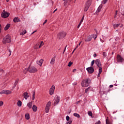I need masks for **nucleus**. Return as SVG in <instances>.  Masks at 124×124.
<instances>
[{
	"label": "nucleus",
	"mask_w": 124,
	"mask_h": 124,
	"mask_svg": "<svg viewBox=\"0 0 124 124\" xmlns=\"http://www.w3.org/2000/svg\"><path fill=\"white\" fill-rule=\"evenodd\" d=\"M28 71H29L28 70V69H26L25 70H23V73L26 74V73H27V72Z\"/></svg>",
	"instance_id": "obj_43"
},
{
	"label": "nucleus",
	"mask_w": 124,
	"mask_h": 124,
	"mask_svg": "<svg viewBox=\"0 0 124 124\" xmlns=\"http://www.w3.org/2000/svg\"><path fill=\"white\" fill-rule=\"evenodd\" d=\"M101 122L100 121H98L97 123H96L95 124H101Z\"/></svg>",
	"instance_id": "obj_49"
},
{
	"label": "nucleus",
	"mask_w": 124,
	"mask_h": 124,
	"mask_svg": "<svg viewBox=\"0 0 124 124\" xmlns=\"http://www.w3.org/2000/svg\"><path fill=\"white\" fill-rule=\"evenodd\" d=\"M103 57H107V53H106V52H104L103 53Z\"/></svg>",
	"instance_id": "obj_39"
},
{
	"label": "nucleus",
	"mask_w": 124,
	"mask_h": 124,
	"mask_svg": "<svg viewBox=\"0 0 124 124\" xmlns=\"http://www.w3.org/2000/svg\"><path fill=\"white\" fill-rule=\"evenodd\" d=\"M28 71L30 73H35V72H37L38 70L34 66H30L28 68Z\"/></svg>",
	"instance_id": "obj_4"
},
{
	"label": "nucleus",
	"mask_w": 124,
	"mask_h": 124,
	"mask_svg": "<svg viewBox=\"0 0 124 124\" xmlns=\"http://www.w3.org/2000/svg\"><path fill=\"white\" fill-rule=\"evenodd\" d=\"M93 37H94V36H93L92 35H89L87 37V38L85 39V41L87 42H89L92 40L93 39Z\"/></svg>",
	"instance_id": "obj_13"
},
{
	"label": "nucleus",
	"mask_w": 124,
	"mask_h": 124,
	"mask_svg": "<svg viewBox=\"0 0 124 124\" xmlns=\"http://www.w3.org/2000/svg\"><path fill=\"white\" fill-rule=\"evenodd\" d=\"M94 62H95V61H94V60H93V61H92V62H91V67L93 66V64H94Z\"/></svg>",
	"instance_id": "obj_37"
},
{
	"label": "nucleus",
	"mask_w": 124,
	"mask_h": 124,
	"mask_svg": "<svg viewBox=\"0 0 124 124\" xmlns=\"http://www.w3.org/2000/svg\"><path fill=\"white\" fill-rule=\"evenodd\" d=\"M66 35V33L65 32L62 31V32H60L58 34L57 36L58 38H59V39H62V38L65 37Z\"/></svg>",
	"instance_id": "obj_7"
},
{
	"label": "nucleus",
	"mask_w": 124,
	"mask_h": 124,
	"mask_svg": "<svg viewBox=\"0 0 124 124\" xmlns=\"http://www.w3.org/2000/svg\"><path fill=\"white\" fill-rule=\"evenodd\" d=\"M80 45H81V42H80L79 44L77 46L76 48H78V47H79Z\"/></svg>",
	"instance_id": "obj_51"
},
{
	"label": "nucleus",
	"mask_w": 124,
	"mask_h": 124,
	"mask_svg": "<svg viewBox=\"0 0 124 124\" xmlns=\"http://www.w3.org/2000/svg\"><path fill=\"white\" fill-rule=\"evenodd\" d=\"M18 80H16L14 84V88L17 86V84H18Z\"/></svg>",
	"instance_id": "obj_35"
},
{
	"label": "nucleus",
	"mask_w": 124,
	"mask_h": 124,
	"mask_svg": "<svg viewBox=\"0 0 124 124\" xmlns=\"http://www.w3.org/2000/svg\"><path fill=\"white\" fill-rule=\"evenodd\" d=\"M76 71V69H74L73 70V72H75Z\"/></svg>",
	"instance_id": "obj_57"
},
{
	"label": "nucleus",
	"mask_w": 124,
	"mask_h": 124,
	"mask_svg": "<svg viewBox=\"0 0 124 124\" xmlns=\"http://www.w3.org/2000/svg\"><path fill=\"white\" fill-rule=\"evenodd\" d=\"M51 104H52V102H51V101H48L46 103V108H45L46 113H49V110H50V107H51Z\"/></svg>",
	"instance_id": "obj_5"
},
{
	"label": "nucleus",
	"mask_w": 124,
	"mask_h": 124,
	"mask_svg": "<svg viewBox=\"0 0 124 124\" xmlns=\"http://www.w3.org/2000/svg\"><path fill=\"white\" fill-rule=\"evenodd\" d=\"M101 8H102V5L101 4L99 5L98 9H97V10L96 11V13H98L100 12V11L101 10Z\"/></svg>",
	"instance_id": "obj_18"
},
{
	"label": "nucleus",
	"mask_w": 124,
	"mask_h": 124,
	"mask_svg": "<svg viewBox=\"0 0 124 124\" xmlns=\"http://www.w3.org/2000/svg\"><path fill=\"white\" fill-rule=\"evenodd\" d=\"M26 33H27V31L26 30H24V31L23 32L20 33V35H24V34H26Z\"/></svg>",
	"instance_id": "obj_32"
},
{
	"label": "nucleus",
	"mask_w": 124,
	"mask_h": 124,
	"mask_svg": "<svg viewBox=\"0 0 124 124\" xmlns=\"http://www.w3.org/2000/svg\"><path fill=\"white\" fill-rule=\"evenodd\" d=\"M11 93H12L11 91L5 90V94H10Z\"/></svg>",
	"instance_id": "obj_24"
},
{
	"label": "nucleus",
	"mask_w": 124,
	"mask_h": 124,
	"mask_svg": "<svg viewBox=\"0 0 124 124\" xmlns=\"http://www.w3.org/2000/svg\"><path fill=\"white\" fill-rule=\"evenodd\" d=\"M47 19L45 20L44 22L43 23V26H44L45 24H46L47 23Z\"/></svg>",
	"instance_id": "obj_47"
},
{
	"label": "nucleus",
	"mask_w": 124,
	"mask_h": 124,
	"mask_svg": "<svg viewBox=\"0 0 124 124\" xmlns=\"http://www.w3.org/2000/svg\"><path fill=\"white\" fill-rule=\"evenodd\" d=\"M17 106H18V107H21L22 106V102H21V101H18L17 102Z\"/></svg>",
	"instance_id": "obj_29"
},
{
	"label": "nucleus",
	"mask_w": 124,
	"mask_h": 124,
	"mask_svg": "<svg viewBox=\"0 0 124 124\" xmlns=\"http://www.w3.org/2000/svg\"><path fill=\"white\" fill-rule=\"evenodd\" d=\"M27 106L28 107H29V108H30V109H31V107H32V103H29L28 104H27Z\"/></svg>",
	"instance_id": "obj_25"
},
{
	"label": "nucleus",
	"mask_w": 124,
	"mask_h": 124,
	"mask_svg": "<svg viewBox=\"0 0 124 124\" xmlns=\"http://www.w3.org/2000/svg\"><path fill=\"white\" fill-rule=\"evenodd\" d=\"M43 45H44L43 42H41L40 43H38L36 44V46H39V48H41Z\"/></svg>",
	"instance_id": "obj_20"
},
{
	"label": "nucleus",
	"mask_w": 124,
	"mask_h": 124,
	"mask_svg": "<svg viewBox=\"0 0 124 124\" xmlns=\"http://www.w3.org/2000/svg\"><path fill=\"white\" fill-rule=\"evenodd\" d=\"M117 61L118 62H124V58L120 54H118L117 56Z\"/></svg>",
	"instance_id": "obj_10"
},
{
	"label": "nucleus",
	"mask_w": 124,
	"mask_h": 124,
	"mask_svg": "<svg viewBox=\"0 0 124 124\" xmlns=\"http://www.w3.org/2000/svg\"><path fill=\"white\" fill-rule=\"evenodd\" d=\"M23 95L24 98H25V99H28V98L30 97V95H29V93H28L27 92L23 93Z\"/></svg>",
	"instance_id": "obj_14"
},
{
	"label": "nucleus",
	"mask_w": 124,
	"mask_h": 124,
	"mask_svg": "<svg viewBox=\"0 0 124 124\" xmlns=\"http://www.w3.org/2000/svg\"><path fill=\"white\" fill-rule=\"evenodd\" d=\"M9 28H10V24H8L5 27L4 30L5 31H7V30H8V29H9Z\"/></svg>",
	"instance_id": "obj_23"
},
{
	"label": "nucleus",
	"mask_w": 124,
	"mask_h": 124,
	"mask_svg": "<svg viewBox=\"0 0 124 124\" xmlns=\"http://www.w3.org/2000/svg\"><path fill=\"white\" fill-rule=\"evenodd\" d=\"M7 2H8L9 1V0H6Z\"/></svg>",
	"instance_id": "obj_64"
},
{
	"label": "nucleus",
	"mask_w": 124,
	"mask_h": 124,
	"mask_svg": "<svg viewBox=\"0 0 124 124\" xmlns=\"http://www.w3.org/2000/svg\"><path fill=\"white\" fill-rule=\"evenodd\" d=\"M106 2H107V0H103V1L102 2V3H103V4H105Z\"/></svg>",
	"instance_id": "obj_41"
},
{
	"label": "nucleus",
	"mask_w": 124,
	"mask_h": 124,
	"mask_svg": "<svg viewBox=\"0 0 124 124\" xmlns=\"http://www.w3.org/2000/svg\"><path fill=\"white\" fill-rule=\"evenodd\" d=\"M10 42H11V37H10V35H6L3 39V44H6V43H10Z\"/></svg>",
	"instance_id": "obj_2"
},
{
	"label": "nucleus",
	"mask_w": 124,
	"mask_h": 124,
	"mask_svg": "<svg viewBox=\"0 0 124 124\" xmlns=\"http://www.w3.org/2000/svg\"><path fill=\"white\" fill-rule=\"evenodd\" d=\"M74 116L75 117H76L78 119H79V118H80V115H79V114H78V113H74Z\"/></svg>",
	"instance_id": "obj_28"
},
{
	"label": "nucleus",
	"mask_w": 124,
	"mask_h": 124,
	"mask_svg": "<svg viewBox=\"0 0 124 124\" xmlns=\"http://www.w3.org/2000/svg\"><path fill=\"white\" fill-rule=\"evenodd\" d=\"M2 105H3V102L2 101H0V106H2Z\"/></svg>",
	"instance_id": "obj_46"
},
{
	"label": "nucleus",
	"mask_w": 124,
	"mask_h": 124,
	"mask_svg": "<svg viewBox=\"0 0 124 124\" xmlns=\"http://www.w3.org/2000/svg\"><path fill=\"white\" fill-rule=\"evenodd\" d=\"M25 119H26V120H30V114L29 113L25 114Z\"/></svg>",
	"instance_id": "obj_27"
},
{
	"label": "nucleus",
	"mask_w": 124,
	"mask_h": 124,
	"mask_svg": "<svg viewBox=\"0 0 124 124\" xmlns=\"http://www.w3.org/2000/svg\"><path fill=\"white\" fill-rule=\"evenodd\" d=\"M64 6H66L67 5V3H69V2H71V1H72V0H64Z\"/></svg>",
	"instance_id": "obj_17"
},
{
	"label": "nucleus",
	"mask_w": 124,
	"mask_h": 124,
	"mask_svg": "<svg viewBox=\"0 0 124 124\" xmlns=\"http://www.w3.org/2000/svg\"><path fill=\"white\" fill-rule=\"evenodd\" d=\"M121 11L122 12V13H121L122 15H123V16H124V11H123V10H122Z\"/></svg>",
	"instance_id": "obj_52"
},
{
	"label": "nucleus",
	"mask_w": 124,
	"mask_h": 124,
	"mask_svg": "<svg viewBox=\"0 0 124 124\" xmlns=\"http://www.w3.org/2000/svg\"><path fill=\"white\" fill-rule=\"evenodd\" d=\"M92 36H93L94 37H93L94 39V40H95V39H96V38L97 37V35L95 34V35H93Z\"/></svg>",
	"instance_id": "obj_40"
},
{
	"label": "nucleus",
	"mask_w": 124,
	"mask_h": 124,
	"mask_svg": "<svg viewBox=\"0 0 124 124\" xmlns=\"http://www.w3.org/2000/svg\"><path fill=\"white\" fill-rule=\"evenodd\" d=\"M72 124V121L70 120L68 122H67L65 124Z\"/></svg>",
	"instance_id": "obj_42"
},
{
	"label": "nucleus",
	"mask_w": 124,
	"mask_h": 124,
	"mask_svg": "<svg viewBox=\"0 0 124 124\" xmlns=\"http://www.w3.org/2000/svg\"><path fill=\"white\" fill-rule=\"evenodd\" d=\"M8 52L9 53V56H11V53H12L11 50H10V49H8Z\"/></svg>",
	"instance_id": "obj_44"
},
{
	"label": "nucleus",
	"mask_w": 124,
	"mask_h": 124,
	"mask_svg": "<svg viewBox=\"0 0 124 124\" xmlns=\"http://www.w3.org/2000/svg\"><path fill=\"white\" fill-rule=\"evenodd\" d=\"M56 61V56H55L54 57H53L51 59V60L50 61V64H55V62Z\"/></svg>",
	"instance_id": "obj_16"
},
{
	"label": "nucleus",
	"mask_w": 124,
	"mask_h": 124,
	"mask_svg": "<svg viewBox=\"0 0 124 124\" xmlns=\"http://www.w3.org/2000/svg\"><path fill=\"white\" fill-rule=\"evenodd\" d=\"M79 102H80L79 101H78V102H77V104H78V103H79Z\"/></svg>",
	"instance_id": "obj_62"
},
{
	"label": "nucleus",
	"mask_w": 124,
	"mask_h": 124,
	"mask_svg": "<svg viewBox=\"0 0 124 124\" xmlns=\"http://www.w3.org/2000/svg\"><path fill=\"white\" fill-rule=\"evenodd\" d=\"M9 15H10L9 13L5 11V10H3L1 16L2 17V18H8Z\"/></svg>",
	"instance_id": "obj_8"
},
{
	"label": "nucleus",
	"mask_w": 124,
	"mask_h": 124,
	"mask_svg": "<svg viewBox=\"0 0 124 124\" xmlns=\"http://www.w3.org/2000/svg\"><path fill=\"white\" fill-rule=\"evenodd\" d=\"M91 79L87 78L86 79H83L81 82V86L84 88L89 87L90 84H91Z\"/></svg>",
	"instance_id": "obj_1"
},
{
	"label": "nucleus",
	"mask_w": 124,
	"mask_h": 124,
	"mask_svg": "<svg viewBox=\"0 0 124 124\" xmlns=\"http://www.w3.org/2000/svg\"><path fill=\"white\" fill-rule=\"evenodd\" d=\"M36 63L40 66H42V63H43V59H41L40 61H37Z\"/></svg>",
	"instance_id": "obj_15"
},
{
	"label": "nucleus",
	"mask_w": 124,
	"mask_h": 124,
	"mask_svg": "<svg viewBox=\"0 0 124 124\" xmlns=\"http://www.w3.org/2000/svg\"><path fill=\"white\" fill-rule=\"evenodd\" d=\"M76 49H77V48H76H76L74 49V50H73V51H75V50H76Z\"/></svg>",
	"instance_id": "obj_63"
},
{
	"label": "nucleus",
	"mask_w": 124,
	"mask_h": 124,
	"mask_svg": "<svg viewBox=\"0 0 124 124\" xmlns=\"http://www.w3.org/2000/svg\"><path fill=\"white\" fill-rule=\"evenodd\" d=\"M92 4V0H87L84 5V11L87 12Z\"/></svg>",
	"instance_id": "obj_3"
},
{
	"label": "nucleus",
	"mask_w": 124,
	"mask_h": 124,
	"mask_svg": "<svg viewBox=\"0 0 124 124\" xmlns=\"http://www.w3.org/2000/svg\"><path fill=\"white\" fill-rule=\"evenodd\" d=\"M82 23L80 22L78 26V29H79L80 28V26H81Z\"/></svg>",
	"instance_id": "obj_48"
},
{
	"label": "nucleus",
	"mask_w": 124,
	"mask_h": 124,
	"mask_svg": "<svg viewBox=\"0 0 124 124\" xmlns=\"http://www.w3.org/2000/svg\"><path fill=\"white\" fill-rule=\"evenodd\" d=\"M91 87H88L87 89H86V90H85V93H88V92H89V90H90V88Z\"/></svg>",
	"instance_id": "obj_38"
},
{
	"label": "nucleus",
	"mask_w": 124,
	"mask_h": 124,
	"mask_svg": "<svg viewBox=\"0 0 124 124\" xmlns=\"http://www.w3.org/2000/svg\"><path fill=\"white\" fill-rule=\"evenodd\" d=\"M88 114L90 117H92V116H93V112L92 111H88Z\"/></svg>",
	"instance_id": "obj_33"
},
{
	"label": "nucleus",
	"mask_w": 124,
	"mask_h": 124,
	"mask_svg": "<svg viewBox=\"0 0 124 124\" xmlns=\"http://www.w3.org/2000/svg\"><path fill=\"white\" fill-rule=\"evenodd\" d=\"M86 70L89 74H92L94 72V69L93 67H88L86 68Z\"/></svg>",
	"instance_id": "obj_9"
},
{
	"label": "nucleus",
	"mask_w": 124,
	"mask_h": 124,
	"mask_svg": "<svg viewBox=\"0 0 124 124\" xmlns=\"http://www.w3.org/2000/svg\"><path fill=\"white\" fill-rule=\"evenodd\" d=\"M84 18H85V16H82V18L81 19H83V20H84Z\"/></svg>",
	"instance_id": "obj_61"
},
{
	"label": "nucleus",
	"mask_w": 124,
	"mask_h": 124,
	"mask_svg": "<svg viewBox=\"0 0 124 124\" xmlns=\"http://www.w3.org/2000/svg\"><path fill=\"white\" fill-rule=\"evenodd\" d=\"M100 41H101V42H102V43H103V42H104V41L101 40V39H100Z\"/></svg>",
	"instance_id": "obj_59"
},
{
	"label": "nucleus",
	"mask_w": 124,
	"mask_h": 124,
	"mask_svg": "<svg viewBox=\"0 0 124 124\" xmlns=\"http://www.w3.org/2000/svg\"><path fill=\"white\" fill-rule=\"evenodd\" d=\"M109 88H113V85H109Z\"/></svg>",
	"instance_id": "obj_58"
},
{
	"label": "nucleus",
	"mask_w": 124,
	"mask_h": 124,
	"mask_svg": "<svg viewBox=\"0 0 124 124\" xmlns=\"http://www.w3.org/2000/svg\"><path fill=\"white\" fill-rule=\"evenodd\" d=\"M66 49V46H65V49H64V51H63V54H64V52H65Z\"/></svg>",
	"instance_id": "obj_56"
},
{
	"label": "nucleus",
	"mask_w": 124,
	"mask_h": 124,
	"mask_svg": "<svg viewBox=\"0 0 124 124\" xmlns=\"http://www.w3.org/2000/svg\"><path fill=\"white\" fill-rule=\"evenodd\" d=\"M14 23H18V22H20V19L19 17H15L13 19Z\"/></svg>",
	"instance_id": "obj_21"
},
{
	"label": "nucleus",
	"mask_w": 124,
	"mask_h": 124,
	"mask_svg": "<svg viewBox=\"0 0 124 124\" xmlns=\"http://www.w3.org/2000/svg\"><path fill=\"white\" fill-rule=\"evenodd\" d=\"M35 95V92L34 91L33 93L32 97V100H34Z\"/></svg>",
	"instance_id": "obj_31"
},
{
	"label": "nucleus",
	"mask_w": 124,
	"mask_h": 124,
	"mask_svg": "<svg viewBox=\"0 0 124 124\" xmlns=\"http://www.w3.org/2000/svg\"><path fill=\"white\" fill-rule=\"evenodd\" d=\"M72 64H73V62H70L68 63V66L70 67V66H71V65H72Z\"/></svg>",
	"instance_id": "obj_34"
},
{
	"label": "nucleus",
	"mask_w": 124,
	"mask_h": 124,
	"mask_svg": "<svg viewBox=\"0 0 124 124\" xmlns=\"http://www.w3.org/2000/svg\"><path fill=\"white\" fill-rule=\"evenodd\" d=\"M32 109L33 110V112H36V111H37V107H36L35 105H33L32 107Z\"/></svg>",
	"instance_id": "obj_19"
},
{
	"label": "nucleus",
	"mask_w": 124,
	"mask_h": 124,
	"mask_svg": "<svg viewBox=\"0 0 124 124\" xmlns=\"http://www.w3.org/2000/svg\"><path fill=\"white\" fill-rule=\"evenodd\" d=\"M117 15H118V11H116L115 16L114 17H116Z\"/></svg>",
	"instance_id": "obj_50"
},
{
	"label": "nucleus",
	"mask_w": 124,
	"mask_h": 124,
	"mask_svg": "<svg viewBox=\"0 0 124 124\" xmlns=\"http://www.w3.org/2000/svg\"><path fill=\"white\" fill-rule=\"evenodd\" d=\"M93 57H94V58H95V57H96V54H94L93 55Z\"/></svg>",
	"instance_id": "obj_60"
},
{
	"label": "nucleus",
	"mask_w": 124,
	"mask_h": 124,
	"mask_svg": "<svg viewBox=\"0 0 124 124\" xmlns=\"http://www.w3.org/2000/svg\"><path fill=\"white\" fill-rule=\"evenodd\" d=\"M34 32H36V31H34L33 32H32L31 34H33V33H34Z\"/></svg>",
	"instance_id": "obj_55"
},
{
	"label": "nucleus",
	"mask_w": 124,
	"mask_h": 124,
	"mask_svg": "<svg viewBox=\"0 0 124 124\" xmlns=\"http://www.w3.org/2000/svg\"><path fill=\"white\" fill-rule=\"evenodd\" d=\"M66 121H69V116L68 115H67L66 117Z\"/></svg>",
	"instance_id": "obj_45"
},
{
	"label": "nucleus",
	"mask_w": 124,
	"mask_h": 124,
	"mask_svg": "<svg viewBox=\"0 0 124 124\" xmlns=\"http://www.w3.org/2000/svg\"><path fill=\"white\" fill-rule=\"evenodd\" d=\"M5 94V90H3L1 92H0V94Z\"/></svg>",
	"instance_id": "obj_36"
},
{
	"label": "nucleus",
	"mask_w": 124,
	"mask_h": 124,
	"mask_svg": "<svg viewBox=\"0 0 124 124\" xmlns=\"http://www.w3.org/2000/svg\"><path fill=\"white\" fill-rule=\"evenodd\" d=\"M95 63L96 64L98 67H99V69H100V68H102L101 67V62H100V60H99V59H96L95 61Z\"/></svg>",
	"instance_id": "obj_11"
},
{
	"label": "nucleus",
	"mask_w": 124,
	"mask_h": 124,
	"mask_svg": "<svg viewBox=\"0 0 124 124\" xmlns=\"http://www.w3.org/2000/svg\"><path fill=\"white\" fill-rule=\"evenodd\" d=\"M120 25L121 24H114L113 25L114 29H116V28H118L119 26H120Z\"/></svg>",
	"instance_id": "obj_30"
},
{
	"label": "nucleus",
	"mask_w": 124,
	"mask_h": 124,
	"mask_svg": "<svg viewBox=\"0 0 124 124\" xmlns=\"http://www.w3.org/2000/svg\"><path fill=\"white\" fill-rule=\"evenodd\" d=\"M83 21H84V19H83L82 18L81 19L80 23H83Z\"/></svg>",
	"instance_id": "obj_53"
},
{
	"label": "nucleus",
	"mask_w": 124,
	"mask_h": 124,
	"mask_svg": "<svg viewBox=\"0 0 124 124\" xmlns=\"http://www.w3.org/2000/svg\"><path fill=\"white\" fill-rule=\"evenodd\" d=\"M101 72H102V68H100V69H99V73L97 75L98 77H100V74H101Z\"/></svg>",
	"instance_id": "obj_26"
},
{
	"label": "nucleus",
	"mask_w": 124,
	"mask_h": 124,
	"mask_svg": "<svg viewBox=\"0 0 124 124\" xmlns=\"http://www.w3.org/2000/svg\"><path fill=\"white\" fill-rule=\"evenodd\" d=\"M61 100V97L58 95L55 96L54 99V105L55 106V105H57L59 104V102H60V101Z\"/></svg>",
	"instance_id": "obj_6"
},
{
	"label": "nucleus",
	"mask_w": 124,
	"mask_h": 124,
	"mask_svg": "<svg viewBox=\"0 0 124 124\" xmlns=\"http://www.w3.org/2000/svg\"><path fill=\"white\" fill-rule=\"evenodd\" d=\"M106 124H113V122L109 121L108 118L106 120Z\"/></svg>",
	"instance_id": "obj_22"
},
{
	"label": "nucleus",
	"mask_w": 124,
	"mask_h": 124,
	"mask_svg": "<svg viewBox=\"0 0 124 124\" xmlns=\"http://www.w3.org/2000/svg\"><path fill=\"white\" fill-rule=\"evenodd\" d=\"M57 10H58V9H56L53 11V13H55V12L56 11H57Z\"/></svg>",
	"instance_id": "obj_54"
},
{
	"label": "nucleus",
	"mask_w": 124,
	"mask_h": 124,
	"mask_svg": "<svg viewBox=\"0 0 124 124\" xmlns=\"http://www.w3.org/2000/svg\"><path fill=\"white\" fill-rule=\"evenodd\" d=\"M55 87L54 85H52L50 88V89H49V94H50V95H53V94H54V92H55Z\"/></svg>",
	"instance_id": "obj_12"
}]
</instances>
